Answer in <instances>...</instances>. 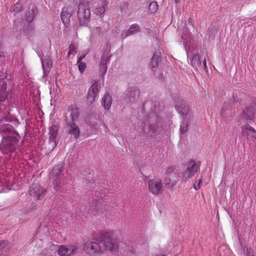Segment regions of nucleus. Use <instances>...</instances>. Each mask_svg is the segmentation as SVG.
Here are the masks:
<instances>
[{"label":"nucleus","mask_w":256,"mask_h":256,"mask_svg":"<svg viewBox=\"0 0 256 256\" xmlns=\"http://www.w3.org/2000/svg\"><path fill=\"white\" fill-rule=\"evenodd\" d=\"M4 121H6V122H12V120L10 118H8V116L4 117Z\"/></svg>","instance_id":"nucleus-43"},{"label":"nucleus","mask_w":256,"mask_h":256,"mask_svg":"<svg viewBox=\"0 0 256 256\" xmlns=\"http://www.w3.org/2000/svg\"><path fill=\"white\" fill-rule=\"evenodd\" d=\"M149 10L152 12H155L158 10V5L156 2H152L149 4Z\"/></svg>","instance_id":"nucleus-33"},{"label":"nucleus","mask_w":256,"mask_h":256,"mask_svg":"<svg viewBox=\"0 0 256 256\" xmlns=\"http://www.w3.org/2000/svg\"><path fill=\"white\" fill-rule=\"evenodd\" d=\"M107 5L106 2L104 0H100L98 6L95 9L94 13L97 15L100 16L105 12V7Z\"/></svg>","instance_id":"nucleus-26"},{"label":"nucleus","mask_w":256,"mask_h":256,"mask_svg":"<svg viewBox=\"0 0 256 256\" xmlns=\"http://www.w3.org/2000/svg\"><path fill=\"white\" fill-rule=\"evenodd\" d=\"M243 250L246 256H254V252L252 248L244 246L243 248Z\"/></svg>","instance_id":"nucleus-31"},{"label":"nucleus","mask_w":256,"mask_h":256,"mask_svg":"<svg viewBox=\"0 0 256 256\" xmlns=\"http://www.w3.org/2000/svg\"><path fill=\"white\" fill-rule=\"evenodd\" d=\"M78 46L76 44H72L69 46V52L68 56L69 58L72 56H74L77 52Z\"/></svg>","instance_id":"nucleus-30"},{"label":"nucleus","mask_w":256,"mask_h":256,"mask_svg":"<svg viewBox=\"0 0 256 256\" xmlns=\"http://www.w3.org/2000/svg\"><path fill=\"white\" fill-rule=\"evenodd\" d=\"M100 240L107 250L116 252L119 248L120 242L118 239L116 234L114 230L102 231L100 237Z\"/></svg>","instance_id":"nucleus-1"},{"label":"nucleus","mask_w":256,"mask_h":256,"mask_svg":"<svg viewBox=\"0 0 256 256\" xmlns=\"http://www.w3.org/2000/svg\"><path fill=\"white\" fill-rule=\"evenodd\" d=\"M197 171V165L194 160H191L188 162L187 169L184 174V176L186 178V179H189L193 176Z\"/></svg>","instance_id":"nucleus-22"},{"label":"nucleus","mask_w":256,"mask_h":256,"mask_svg":"<svg viewBox=\"0 0 256 256\" xmlns=\"http://www.w3.org/2000/svg\"><path fill=\"white\" fill-rule=\"evenodd\" d=\"M19 134L14 130V128L10 124H2L0 125V134L3 136H12Z\"/></svg>","instance_id":"nucleus-19"},{"label":"nucleus","mask_w":256,"mask_h":256,"mask_svg":"<svg viewBox=\"0 0 256 256\" xmlns=\"http://www.w3.org/2000/svg\"><path fill=\"white\" fill-rule=\"evenodd\" d=\"M164 184L166 188H171L174 186L176 183L174 180H172L171 178L166 176L164 180Z\"/></svg>","instance_id":"nucleus-28"},{"label":"nucleus","mask_w":256,"mask_h":256,"mask_svg":"<svg viewBox=\"0 0 256 256\" xmlns=\"http://www.w3.org/2000/svg\"><path fill=\"white\" fill-rule=\"evenodd\" d=\"M66 126L67 133L76 140L80 136V129L75 122L64 123Z\"/></svg>","instance_id":"nucleus-15"},{"label":"nucleus","mask_w":256,"mask_h":256,"mask_svg":"<svg viewBox=\"0 0 256 256\" xmlns=\"http://www.w3.org/2000/svg\"><path fill=\"white\" fill-rule=\"evenodd\" d=\"M59 130V126L55 124H52L49 128V140L50 143L52 146V148L57 145L56 136Z\"/></svg>","instance_id":"nucleus-18"},{"label":"nucleus","mask_w":256,"mask_h":256,"mask_svg":"<svg viewBox=\"0 0 256 256\" xmlns=\"http://www.w3.org/2000/svg\"><path fill=\"white\" fill-rule=\"evenodd\" d=\"M9 190L8 186L6 184L4 181H0V193L8 192Z\"/></svg>","instance_id":"nucleus-32"},{"label":"nucleus","mask_w":256,"mask_h":256,"mask_svg":"<svg viewBox=\"0 0 256 256\" xmlns=\"http://www.w3.org/2000/svg\"><path fill=\"white\" fill-rule=\"evenodd\" d=\"M182 39L184 40V44L185 45L187 56L190 58L192 67L198 69L202 66L198 49L195 44L190 45L188 40H186L183 36Z\"/></svg>","instance_id":"nucleus-4"},{"label":"nucleus","mask_w":256,"mask_h":256,"mask_svg":"<svg viewBox=\"0 0 256 256\" xmlns=\"http://www.w3.org/2000/svg\"><path fill=\"white\" fill-rule=\"evenodd\" d=\"M149 191L154 194H158L162 190V183L160 180H150L148 182Z\"/></svg>","instance_id":"nucleus-13"},{"label":"nucleus","mask_w":256,"mask_h":256,"mask_svg":"<svg viewBox=\"0 0 256 256\" xmlns=\"http://www.w3.org/2000/svg\"><path fill=\"white\" fill-rule=\"evenodd\" d=\"M255 104H251L243 110L242 116L245 120L252 121L255 114Z\"/></svg>","instance_id":"nucleus-14"},{"label":"nucleus","mask_w":256,"mask_h":256,"mask_svg":"<svg viewBox=\"0 0 256 256\" xmlns=\"http://www.w3.org/2000/svg\"><path fill=\"white\" fill-rule=\"evenodd\" d=\"M8 242L6 240H1L0 242V251L2 250L4 248Z\"/></svg>","instance_id":"nucleus-39"},{"label":"nucleus","mask_w":256,"mask_h":256,"mask_svg":"<svg viewBox=\"0 0 256 256\" xmlns=\"http://www.w3.org/2000/svg\"><path fill=\"white\" fill-rule=\"evenodd\" d=\"M30 194L36 200L43 198L46 193V190L38 183H33L29 190Z\"/></svg>","instance_id":"nucleus-11"},{"label":"nucleus","mask_w":256,"mask_h":256,"mask_svg":"<svg viewBox=\"0 0 256 256\" xmlns=\"http://www.w3.org/2000/svg\"><path fill=\"white\" fill-rule=\"evenodd\" d=\"M140 30V28L138 24H134L131 25L130 28L126 32V36L138 33Z\"/></svg>","instance_id":"nucleus-27"},{"label":"nucleus","mask_w":256,"mask_h":256,"mask_svg":"<svg viewBox=\"0 0 256 256\" xmlns=\"http://www.w3.org/2000/svg\"><path fill=\"white\" fill-rule=\"evenodd\" d=\"M200 66L203 67L204 69L207 68L206 64V60L205 58L202 62V66Z\"/></svg>","instance_id":"nucleus-42"},{"label":"nucleus","mask_w":256,"mask_h":256,"mask_svg":"<svg viewBox=\"0 0 256 256\" xmlns=\"http://www.w3.org/2000/svg\"><path fill=\"white\" fill-rule=\"evenodd\" d=\"M177 112L180 114L182 119L180 128V138L182 139L185 138L184 134L188 130L190 122V114L189 104L184 101H182L180 104L178 103L177 104Z\"/></svg>","instance_id":"nucleus-2"},{"label":"nucleus","mask_w":256,"mask_h":256,"mask_svg":"<svg viewBox=\"0 0 256 256\" xmlns=\"http://www.w3.org/2000/svg\"><path fill=\"white\" fill-rule=\"evenodd\" d=\"M138 124L140 126L142 127L140 130L138 129L140 132H146V130H148V128L146 130L145 126H144V124L142 122H140L138 123Z\"/></svg>","instance_id":"nucleus-40"},{"label":"nucleus","mask_w":256,"mask_h":256,"mask_svg":"<svg viewBox=\"0 0 256 256\" xmlns=\"http://www.w3.org/2000/svg\"><path fill=\"white\" fill-rule=\"evenodd\" d=\"M34 16V9H32V14H26V20L28 22H31Z\"/></svg>","instance_id":"nucleus-36"},{"label":"nucleus","mask_w":256,"mask_h":256,"mask_svg":"<svg viewBox=\"0 0 256 256\" xmlns=\"http://www.w3.org/2000/svg\"><path fill=\"white\" fill-rule=\"evenodd\" d=\"M62 166V164L56 166L52 171L53 186L54 190H58L60 184V178Z\"/></svg>","instance_id":"nucleus-12"},{"label":"nucleus","mask_w":256,"mask_h":256,"mask_svg":"<svg viewBox=\"0 0 256 256\" xmlns=\"http://www.w3.org/2000/svg\"><path fill=\"white\" fill-rule=\"evenodd\" d=\"M77 64H78V70L80 73L82 74L86 67V64L82 62H77Z\"/></svg>","instance_id":"nucleus-34"},{"label":"nucleus","mask_w":256,"mask_h":256,"mask_svg":"<svg viewBox=\"0 0 256 256\" xmlns=\"http://www.w3.org/2000/svg\"><path fill=\"white\" fill-rule=\"evenodd\" d=\"M4 52H0V58H4Z\"/></svg>","instance_id":"nucleus-45"},{"label":"nucleus","mask_w":256,"mask_h":256,"mask_svg":"<svg viewBox=\"0 0 256 256\" xmlns=\"http://www.w3.org/2000/svg\"><path fill=\"white\" fill-rule=\"evenodd\" d=\"M102 126L104 131L106 132L107 130L108 129L107 126L104 124H103Z\"/></svg>","instance_id":"nucleus-47"},{"label":"nucleus","mask_w":256,"mask_h":256,"mask_svg":"<svg viewBox=\"0 0 256 256\" xmlns=\"http://www.w3.org/2000/svg\"><path fill=\"white\" fill-rule=\"evenodd\" d=\"M242 136H246L248 140H254L256 138V130L248 123L242 127Z\"/></svg>","instance_id":"nucleus-20"},{"label":"nucleus","mask_w":256,"mask_h":256,"mask_svg":"<svg viewBox=\"0 0 256 256\" xmlns=\"http://www.w3.org/2000/svg\"><path fill=\"white\" fill-rule=\"evenodd\" d=\"M160 60V53L156 52L153 54L150 60V66L151 69L154 72L158 67V64Z\"/></svg>","instance_id":"nucleus-24"},{"label":"nucleus","mask_w":256,"mask_h":256,"mask_svg":"<svg viewBox=\"0 0 256 256\" xmlns=\"http://www.w3.org/2000/svg\"><path fill=\"white\" fill-rule=\"evenodd\" d=\"M32 244H36V246L37 245H38V248H40L42 246V240L40 238V239H34L33 242H32Z\"/></svg>","instance_id":"nucleus-37"},{"label":"nucleus","mask_w":256,"mask_h":256,"mask_svg":"<svg viewBox=\"0 0 256 256\" xmlns=\"http://www.w3.org/2000/svg\"><path fill=\"white\" fill-rule=\"evenodd\" d=\"M176 167L174 166H171L168 167L166 171V174L168 176H170V174H172L174 171Z\"/></svg>","instance_id":"nucleus-35"},{"label":"nucleus","mask_w":256,"mask_h":256,"mask_svg":"<svg viewBox=\"0 0 256 256\" xmlns=\"http://www.w3.org/2000/svg\"><path fill=\"white\" fill-rule=\"evenodd\" d=\"M150 128H152V133L156 132V131H157V129L155 130L154 129V127H153V126H152H152H151V127H150Z\"/></svg>","instance_id":"nucleus-48"},{"label":"nucleus","mask_w":256,"mask_h":256,"mask_svg":"<svg viewBox=\"0 0 256 256\" xmlns=\"http://www.w3.org/2000/svg\"><path fill=\"white\" fill-rule=\"evenodd\" d=\"M20 139L19 134L12 136H3L0 143V150L4 154H9L19 148L18 143Z\"/></svg>","instance_id":"nucleus-3"},{"label":"nucleus","mask_w":256,"mask_h":256,"mask_svg":"<svg viewBox=\"0 0 256 256\" xmlns=\"http://www.w3.org/2000/svg\"><path fill=\"white\" fill-rule=\"evenodd\" d=\"M24 8L20 2H16L14 6L10 8V11L11 12H14L15 14H17L22 10H23Z\"/></svg>","instance_id":"nucleus-29"},{"label":"nucleus","mask_w":256,"mask_h":256,"mask_svg":"<svg viewBox=\"0 0 256 256\" xmlns=\"http://www.w3.org/2000/svg\"><path fill=\"white\" fill-rule=\"evenodd\" d=\"M99 86L100 84L98 83L95 82L89 88L87 96V102L90 104H92L94 102L95 98L98 95Z\"/></svg>","instance_id":"nucleus-16"},{"label":"nucleus","mask_w":256,"mask_h":256,"mask_svg":"<svg viewBox=\"0 0 256 256\" xmlns=\"http://www.w3.org/2000/svg\"><path fill=\"white\" fill-rule=\"evenodd\" d=\"M79 110L78 108L74 105L68 107L66 112L63 116L64 123L74 122L78 118Z\"/></svg>","instance_id":"nucleus-9"},{"label":"nucleus","mask_w":256,"mask_h":256,"mask_svg":"<svg viewBox=\"0 0 256 256\" xmlns=\"http://www.w3.org/2000/svg\"><path fill=\"white\" fill-rule=\"evenodd\" d=\"M101 196H97L93 198L90 210L94 212V215H100L104 212L106 208V204H102Z\"/></svg>","instance_id":"nucleus-7"},{"label":"nucleus","mask_w":256,"mask_h":256,"mask_svg":"<svg viewBox=\"0 0 256 256\" xmlns=\"http://www.w3.org/2000/svg\"><path fill=\"white\" fill-rule=\"evenodd\" d=\"M86 56V54H83L80 56L78 57L77 62H82V60L85 58Z\"/></svg>","instance_id":"nucleus-41"},{"label":"nucleus","mask_w":256,"mask_h":256,"mask_svg":"<svg viewBox=\"0 0 256 256\" xmlns=\"http://www.w3.org/2000/svg\"><path fill=\"white\" fill-rule=\"evenodd\" d=\"M188 24H191L192 22V19L191 18H189L188 20Z\"/></svg>","instance_id":"nucleus-46"},{"label":"nucleus","mask_w":256,"mask_h":256,"mask_svg":"<svg viewBox=\"0 0 256 256\" xmlns=\"http://www.w3.org/2000/svg\"><path fill=\"white\" fill-rule=\"evenodd\" d=\"M202 183V179L200 178L199 180H198V184H194V188L196 190H198L200 188V186H201V184Z\"/></svg>","instance_id":"nucleus-38"},{"label":"nucleus","mask_w":256,"mask_h":256,"mask_svg":"<svg viewBox=\"0 0 256 256\" xmlns=\"http://www.w3.org/2000/svg\"><path fill=\"white\" fill-rule=\"evenodd\" d=\"M110 55L108 53L104 54L100 59L99 64V71L100 76L103 78L107 72V64L109 62L110 59Z\"/></svg>","instance_id":"nucleus-17"},{"label":"nucleus","mask_w":256,"mask_h":256,"mask_svg":"<svg viewBox=\"0 0 256 256\" xmlns=\"http://www.w3.org/2000/svg\"><path fill=\"white\" fill-rule=\"evenodd\" d=\"M84 252L90 256H97L101 254L102 250L100 244L96 242L88 240L83 245Z\"/></svg>","instance_id":"nucleus-8"},{"label":"nucleus","mask_w":256,"mask_h":256,"mask_svg":"<svg viewBox=\"0 0 256 256\" xmlns=\"http://www.w3.org/2000/svg\"><path fill=\"white\" fill-rule=\"evenodd\" d=\"M90 11L87 4H80L78 6V18L80 26H85L90 21Z\"/></svg>","instance_id":"nucleus-6"},{"label":"nucleus","mask_w":256,"mask_h":256,"mask_svg":"<svg viewBox=\"0 0 256 256\" xmlns=\"http://www.w3.org/2000/svg\"><path fill=\"white\" fill-rule=\"evenodd\" d=\"M112 101V98L108 94H106L102 98V104L105 110H108L110 108Z\"/></svg>","instance_id":"nucleus-25"},{"label":"nucleus","mask_w":256,"mask_h":256,"mask_svg":"<svg viewBox=\"0 0 256 256\" xmlns=\"http://www.w3.org/2000/svg\"><path fill=\"white\" fill-rule=\"evenodd\" d=\"M140 90L136 88H129L125 92L124 100L128 104L134 103L138 100Z\"/></svg>","instance_id":"nucleus-10"},{"label":"nucleus","mask_w":256,"mask_h":256,"mask_svg":"<svg viewBox=\"0 0 256 256\" xmlns=\"http://www.w3.org/2000/svg\"><path fill=\"white\" fill-rule=\"evenodd\" d=\"M236 96H235L234 94L232 95V100L233 102L234 103V102H236Z\"/></svg>","instance_id":"nucleus-44"},{"label":"nucleus","mask_w":256,"mask_h":256,"mask_svg":"<svg viewBox=\"0 0 256 256\" xmlns=\"http://www.w3.org/2000/svg\"><path fill=\"white\" fill-rule=\"evenodd\" d=\"M42 64L44 71V76L48 74V70L52 66V62L49 57L46 58L44 60H42Z\"/></svg>","instance_id":"nucleus-23"},{"label":"nucleus","mask_w":256,"mask_h":256,"mask_svg":"<svg viewBox=\"0 0 256 256\" xmlns=\"http://www.w3.org/2000/svg\"><path fill=\"white\" fill-rule=\"evenodd\" d=\"M50 248L51 251H54V252H50V254L57 252L60 256H70L78 252V245L72 244L66 245L52 244Z\"/></svg>","instance_id":"nucleus-5"},{"label":"nucleus","mask_w":256,"mask_h":256,"mask_svg":"<svg viewBox=\"0 0 256 256\" xmlns=\"http://www.w3.org/2000/svg\"><path fill=\"white\" fill-rule=\"evenodd\" d=\"M74 12V8L72 6H65L63 8L60 17L62 22L67 24L70 23V18Z\"/></svg>","instance_id":"nucleus-21"}]
</instances>
